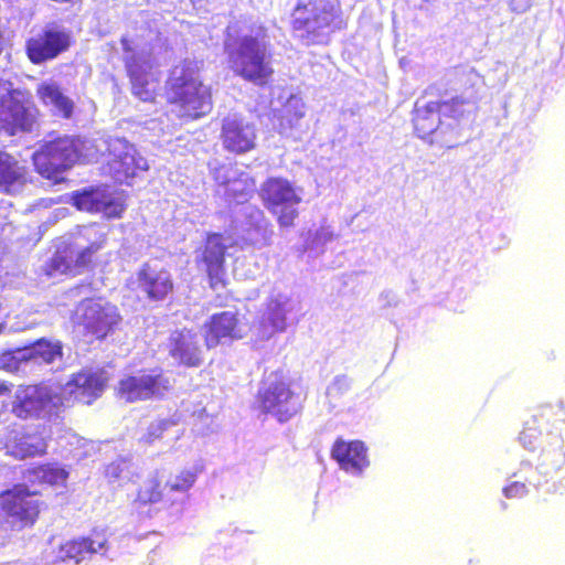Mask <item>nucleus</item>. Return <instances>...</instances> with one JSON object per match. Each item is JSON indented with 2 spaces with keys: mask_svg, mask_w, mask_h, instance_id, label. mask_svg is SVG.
I'll use <instances>...</instances> for the list:
<instances>
[{
  "mask_svg": "<svg viewBox=\"0 0 565 565\" xmlns=\"http://www.w3.org/2000/svg\"><path fill=\"white\" fill-rule=\"evenodd\" d=\"M228 66L233 73L256 86H265L274 74L270 42L262 26L249 34L228 38L224 42Z\"/></svg>",
  "mask_w": 565,
  "mask_h": 565,
  "instance_id": "nucleus-1",
  "label": "nucleus"
},
{
  "mask_svg": "<svg viewBox=\"0 0 565 565\" xmlns=\"http://www.w3.org/2000/svg\"><path fill=\"white\" fill-rule=\"evenodd\" d=\"M290 23L305 45L327 43L331 33L344 28L338 0H294Z\"/></svg>",
  "mask_w": 565,
  "mask_h": 565,
  "instance_id": "nucleus-2",
  "label": "nucleus"
},
{
  "mask_svg": "<svg viewBox=\"0 0 565 565\" xmlns=\"http://www.w3.org/2000/svg\"><path fill=\"white\" fill-rule=\"evenodd\" d=\"M167 97L179 107L181 117L195 119L212 110L211 88L202 83L198 66L192 61L185 60L171 71Z\"/></svg>",
  "mask_w": 565,
  "mask_h": 565,
  "instance_id": "nucleus-3",
  "label": "nucleus"
},
{
  "mask_svg": "<svg viewBox=\"0 0 565 565\" xmlns=\"http://www.w3.org/2000/svg\"><path fill=\"white\" fill-rule=\"evenodd\" d=\"M458 100L426 102L418 99L414 108V129L422 139H429L430 143L451 148L457 143L458 118L461 111L458 109Z\"/></svg>",
  "mask_w": 565,
  "mask_h": 565,
  "instance_id": "nucleus-4",
  "label": "nucleus"
},
{
  "mask_svg": "<svg viewBox=\"0 0 565 565\" xmlns=\"http://www.w3.org/2000/svg\"><path fill=\"white\" fill-rule=\"evenodd\" d=\"M129 193L116 185H90L71 193V203L78 211L100 214L106 220L124 217Z\"/></svg>",
  "mask_w": 565,
  "mask_h": 565,
  "instance_id": "nucleus-5",
  "label": "nucleus"
},
{
  "mask_svg": "<svg viewBox=\"0 0 565 565\" xmlns=\"http://www.w3.org/2000/svg\"><path fill=\"white\" fill-rule=\"evenodd\" d=\"M45 508L41 492L31 490L25 482L0 492V511L20 531L33 527Z\"/></svg>",
  "mask_w": 565,
  "mask_h": 565,
  "instance_id": "nucleus-6",
  "label": "nucleus"
},
{
  "mask_svg": "<svg viewBox=\"0 0 565 565\" xmlns=\"http://www.w3.org/2000/svg\"><path fill=\"white\" fill-rule=\"evenodd\" d=\"M34 124L35 108L29 95L0 78V134L15 136L31 132Z\"/></svg>",
  "mask_w": 565,
  "mask_h": 565,
  "instance_id": "nucleus-7",
  "label": "nucleus"
},
{
  "mask_svg": "<svg viewBox=\"0 0 565 565\" xmlns=\"http://www.w3.org/2000/svg\"><path fill=\"white\" fill-rule=\"evenodd\" d=\"M76 324L89 341H103L119 329L122 317L118 307L102 298L84 299L76 308Z\"/></svg>",
  "mask_w": 565,
  "mask_h": 565,
  "instance_id": "nucleus-8",
  "label": "nucleus"
},
{
  "mask_svg": "<svg viewBox=\"0 0 565 565\" xmlns=\"http://www.w3.org/2000/svg\"><path fill=\"white\" fill-rule=\"evenodd\" d=\"M306 394L295 391L289 381L279 377L258 390L256 403L264 414H270L279 423H286L301 413Z\"/></svg>",
  "mask_w": 565,
  "mask_h": 565,
  "instance_id": "nucleus-9",
  "label": "nucleus"
},
{
  "mask_svg": "<svg viewBox=\"0 0 565 565\" xmlns=\"http://www.w3.org/2000/svg\"><path fill=\"white\" fill-rule=\"evenodd\" d=\"M79 154L78 139L64 135L44 141L32 154V160L41 177H56L70 170L77 162Z\"/></svg>",
  "mask_w": 565,
  "mask_h": 565,
  "instance_id": "nucleus-10",
  "label": "nucleus"
},
{
  "mask_svg": "<svg viewBox=\"0 0 565 565\" xmlns=\"http://www.w3.org/2000/svg\"><path fill=\"white\" fill-rule=\"evenodd\" d=\"M106 239V234L102 233L97 241L82 249L71 242H62L45 263V275L50 277L58 274L72 277L81 275L93 264L94 255L104 247Z\"/></svg>",
  "mask_w": 565,
  "mask_h": 565,
  "instance_id": "nucleus-11",
  "label": "nucleus"
},
{
  "mask_svg": "<svg viewBox=\"0 0 565 565\" xmlns=\"http://www.w3.org/2000/svg\"><path fill=\"white\" fill-rule=\"evenodd\" d=\"M125 67L130 79L131 93L142 102L154 99L153 62L151 53L146 50H135L127 38H121Z\"/></svg>",
  "mask_w": 565,
  "mask_h": 565,
  "instance_id": "nucleus-12",
  "label": "nucleus"
},
{
  "mask_svg": "<svg viewBox=\"0 0 565 565\" xmlns=\"http://www.w3.org/2000/svg\"><path fill=\"white\" fill-rule=\"evenodd\" d=\"M72 45V34L57 24H49L25 42V53L31 63L42 65L57 58Z\"/></svg>",
  "mask_w": 565,
  "mask_h": 565,
  "instance_id": "nucleus-13",
  "label": "nucleus"
},
{
  "mask_svg": "<svg viewBox=\"0 0 565 565\" xmlns=\"http://www.w3.org/2000/svg\"><path fill=\"white\" fill-rule=\"evenodd\" d=\"M171 388L170 380L161 369L141 371L118 382L117 394L128 403L163 396Z\"/></svg>",
  "mask_w": 565,
  "mask_h": 565,
  "instance_id": "nucleus-14",
  "label": "nucleus"
},
{
  "mask_svg": "<svg viewBox=\"0 0 565 565\" xmlns=\"http://www.w3.org/2000/svg\"><path fill=\"white\" fill-rule=\"evenodd\" d=\"M109 152V177H137L139 172L149 171L148 160L139 156L134 147L125 138H109L107 141Z\"/></svg>",
  "mask_w": 565,
  "mask_h": 565,
  "instance_id": "nucleus-15",
  "label": "nucleus"
},
{
  "mask_svg": "<svg viewBox=\"0 0 565 565\" xmlns=\"http://www.w3.org/2000/svg\"><path fill=\"white\" fill-rule=\"evenodd\" d=\"M226 252L227 246L224 243L222 234L210 233L206 235L196 262L203 265L209 286L214 290L225 288L227 285L225 268Z\"/></svg>",
  "mask_w": 565,
  "mask_h": 565,
  "instance_id": "nucleus-16",
  "label": "nucleus"
},
{
  "mask_svg": "<svg viewBox=\"0 0 565 565\" xmlns=\"http://www.w3.org/2000/svg\"><path fill=\"white\" fill-rule=\"evenodd\" d=\"M107 386L104 371L81 370L71 375L63 395L72 403L90 405L99 398Z\"/></svg>",
  "mask_w": 565,
  "mask_h": 565,
  "instance_id": "nucleus-17",
  "label": "nucleus"
},
{
  "mask_svg": "<svg viewBox=\"0 0 565 565\" xmlns=\"http://www.w3.org/2000/svg\"><path fill=\"white\" fill-rule=\"evenodd\" d=\"M166 350L179 366L196 369L204 362L198 334L192 329L173 330L167 339Z\"/></svg>",
  "mask_w": 565,
  "mask_h": 565,
  "instance_id": "nucleus-18",
  "label": "nucleus"
},
{
  "mask_svg": "<svg viewBox=\"0 0 565 565\" xmlns=\"http://www.w3.org/2000/svg\"><path fill=\"white\" fill-rule=\"evenodd\" d=\"M3 448L8 456L18 460L44 457L47 454L49 437L40 430L13 431L7 436Z\"/></svg>",
  "mask_w": 565,
  "mask_h": 565,
  "instance_id": "nucleus-19",
  "label": "nucleus"
},
{
  "mask_svg": "<svg viewBox=\"0 0 565 565\" xmlns=\"http://www.w3.org/2000/svg\"><path fill=\"white\" fill-rule=\"evenodd\" d=\"M139 289L150 302H162L174 291V281L169 270L156 269L145 263L137 271Z\"/></svg>",
  "mask_w": 565,
  "mask_h": 565,
  "instance_id": "nucleus-20",
  "label": "nucleus"
},
{
  "mask_svg": "<svg viewBox=\"0 0 565 565\" xmlns=\"http://www.w3.org/2000/svg\"><path fill=\"white\" fill-rule=\"evenodd\" d=\"M331 458L345 472L361 473L370 463L367 448L361 440H344L338 437L330 450Z\"/></svg>",
  "mask_w": 565,
  "mask_h": 565,
  "instance_id": "nucleus-21",
  "label": "nucleus"
},
{
  "mask_svg": "<svg viewBox=\"0 0 565 565\" xmlns=\"http://www.w3.org/2000/svg\"><path fill=\"white\" fill-rule=\"evenodd\" d=\"M222 139L227 150L244 153L255 146V128L242 117L228 115L223 119Z\"/></svg>",
  "mask_w": 565,
  "mask_h": 565,
  "instance_id": "nucleus-22",
  "label": "nucleus"
},
{
  "mask_svg": "<svg viewBox=\"0 0 565 565\" xmlns=\"http://www.w3.org/2000/svg\"><path fill=\"white\" fill-rule=\"evenodd\" d=\"M203 339L207 349L217 347L223 339L241 338L239 319L236 312L213 313L203 326Z\"/></svg>",
  "mask_w": 565,
  "mask_h": 565,
  "instance_id": "nucleus-23",
  "label": "nucleus"
},
{
  "mask_svg": "<svg viewBox=\"0 0 565 565\" xmlns=\"http://www.w3.org/2000/svg\"><path fill=\"white\" fill-rule=\"evenodd\" d=\"M68 470L57 461L31 465L21 472L23 480L30 486L65 487Z\"/></svg>",
  "mask_w": 565,
  "mask_h": 565,
  "instance_id": "nucleus-24",
  "label": "nucleus"
},
{
  "mask_svg": "<svg viewBox=\"0 0 565 565\" xmlns=\"http://www.w3.org/2000/svg\"><path fill=\"white\" fill-rule=\"evenodd\" d=\"M450 82L454 83L452 89L456 92H460L461 95L455 96L450 98L448 102L457 99V107L461 111V116H463V106L466 104L472 103L477 98V93L483 85L482 77L475 71V68L469 66H460L451 71Z\"/></svg>",
  "mask_w": 565,
  "mask_h": 565,
  "instance_id": "nucleus-25",
  "label": "nucleus"
},
{
  "mask_svg": "<svg viewBox=\"0 0 565 565\" xmlns=\"http://www.w3.org/2000/svg\"><path fill=\"white\" fill-rule=\"evenodd\" d=\"M51 404V397L36 386L20 390L12 404V414L20 419L38 418Z\"/></svg>",
  "mask_w": 565,
  "mask_h": 565,
  "instance_id": "nucleus-26",
  "label": "nucleus"
},
{
  "mask_svg": "<svg viewBox=\"0 0 565 565\" xmlns=\"http://www.w3.org/2000/svg\"><path fill=\"white\" fill-rule=\"evenodd\" d=\"M105 545L106 539L99 533H96L94 537L83 536L72 539L60 544L57 548V558L62 562H73L78 564L88 555L97 553Z\"/></svg>",
  "mask_w": 565,
  "mask_h": 565,
  "instance_id": "nucleus-27",
  "label": "nucleus"
},
{
  "mask_svg": "<svg viewBox=\"0 0 565 565\" xmlns=\"http://www.w3.org/2000/svg\"><path fill=\"white\" fill-rule=\"evenodd\" d=\"M288 299L282 297H270L265 303V308L259 317V331L271 337L280 333L287 328V308Z\"/></svg>",
  "mask_w": 565,
  "mask_h": 565,
  "instance_id": "nucleus-28",
  "label": "nucleus"
},
{
  "mask_svg": "<svg viewBox=\"0 0 565 565\" xmlns=\"http://www.w3.org/2000/svg\"><path fill=\"white\" fill-rule=\"evenodd\" d=\"M38 96L42 103L51 108V111L64 119H70L73 116L75 104L64 94L61 86L54 82H43L38 86Z\"/></svg>",
  "mask_w": 565,
  "mask_h": 565,
  "instance_id": "nucleus-29",
  "label": "nucleus"
},
{
  "mask_svg": "<svg viewBox=\"0 0 565 565\" xmlns=\"http://www.w3.org/2000/svg\"><path fill=\"white\" fill-rule=\"evenodd\" d=\"M259 195L268 211L284 203L301 202V198L286 179H266L260 188Z\"/></svg>",
  "mask_w": 565,
  "mask_h": 565,
  "instance_id": "nucleus-30",
  "label": "nucleus"
},
{
  "mask_svg": "<svg viewBox=\"0 0 565 565\" xmlns=\"http://www.w3.org/2000/svg\"><path fill=\"white\" fill-rule=\"evenodd\" d=\"M164 490V486L162 487L158 476H151L143 480L142 483L137 489L135 503L139 508L156 504L159 502H164L169 507L175 504L177 500L166 494Z\"/></svg>",
  "mask_w": 565,
  "mask_h": 565,
  "instance_id": "nucleus-31",
  "label": "nucleus"
},
{
  "mask_svg": "<svg viewBox=\"0 0 565 565\" xmlns=\"http://www.w3.org/2000/svg\"><path fill=\"white\" fill-rule=\"evenodd\" d=\"M306 113V106L302 98L298 95L290 94L279 111L280 134H287V130L300 127V120Z\"/></svg>",
  "mask_w": 565,
  "mask_h": 565,
  "instance_id": "nucleus-32",
  "label": "nucleus"
},
{
  "mask_svg": "<svg viewBox=\"0 0 565 565\" xmlns=\"http://www.w3.org/2000/svg\"><path fill=\"white\" fill-rule=\"evenodd\" d=\"M58 355H61V348L45 339H39L29 347V356L45 363H52Z\"/></svg>",
  "mask_w": 565,
  "mask_h": 565,
  "instance_id": "nucleus-33",
  "label": "nucleus"
},
{
  "mask_svg": "<svg viewBox=\"0 0 565 565\" xmlns=\"http://www.w3.org/2000/svg\"><path fill=\"white\" fill-rule=\"evenodd\" d=\"M541 436L542 430L539 425L537 415H534L524 423L519 438L524 447L533 450L539 446Z\"/></svg>",
  "mask_w": 565,
  "mask_h": 565,
  "instance_id": "nucleus-34",
  "label": "nucleus"
},
{
  "mask_svg": "<svg viewBox=\"0 0 565 565\" xmlns=\"http://www.w3.org/2000/svg\"><path fill=\"white\" fill-rule=\"evenodd\" d=\"M196 473L185 469L180 471L173 479L166 482L164 489L169 492L186 493L195 483Z\"/></svg>",
  "mask_w": 565,
  "mask_h": 565,
  "instance_id": "nucleus-35",
  "label": "nucleus"
},
{
  "mask_svg": "<svg viewBox=\"0 0 565 565\" xmlns=\"http://www.w3.org/2000/svg\"><path fill=\"white\" fill-rule=\"evenodd\" d=\"M298 204L299 203H284L280 206H276L274 210H269V212L276 216L280 227L289 228L295 226V222L299 215L297 210Z\"/></svg>",
  "mask_w": 565,
  "mask_h": 565,
  "instance_id": "nucleus-36",
  "label": "nucleus"
},
{
  "mask_svg": "<svg viewBox=\"0 0 565 565\" xmlns=\"http://www.w3.org/2000/svg\"><path fill=\"white\" fill-rule=\"evenodd\" d=\"M172 423L169 419H158L151 422L145 434L139 438V443L150 446L163 437V434Z\"/></svg>",
  "mask_w": 565,
  "mask_h": 565,
  "instance_id": "nucleus-37",
  "label": "nucleus"
},
{
  "mask_svg": "<svg viewBox=\"0 0 565 565\" xmlns=\"http://www.w3.org/2000/svg\"><path fill=\"white\" fill-rule=\"evenodd\" d=\"M19 161L10 153L0 150V177H24Z\"/></svg>",
  "mask_w": 565,
  "mask_h": 565,
  "instance_id": "nucleus-38",
  "label": "nucleus"
},
{
  "mask_svg": "<svg viewBox=\"0 0 565 565\" xmlns=\"http://www.w3.org/2000/svg\"><path fill=\"white\" fill-rule=\"evenodd\" d=\"M350 386V380L345 375L337 376L327 387V396L331 401H337L348 394Z\"/></svg>",
  "mask_w": 565,
  "mask_h": 565,
  "instance_id": "nucleus-39",
  "label": "nucleus"
},
{
  "mask_svg": "<svg viewBox=\"0 0 565 565\" xmlns=\"http://www.w3.org/2000/svg\"><path fill=\"white\" fill-rule=\"evenodd\" d=\"M503 493L509 499L522 498L527 493L525 483L514 481L503 488Z\"/></svg>",
  "mask_w": 565,
  "mask_h": 565,
  "instance_id": "nucleus-40",
  "label": "nucleus"
},
{
  "mask_svg": "<svg viewBox=\"0 0 565 565\" xmlns=\"http://www.w3.org/2000/svg\"><path fill=\"white\" fill-rule=\"evenodd\" d=\"M534 0H510L509 7L515 13L526 12L533 4Z\"/></svg>",
  "mask_w": 565,
  "mask_h": 565,
  "instance_id": "nucleus-41",
  "label": "nucleus"
},
{
  "mask_svg": "<svg viewBox=\"0 0 565 565\" xmlns=\"http://www.w3.org/2000/svg\"><path fill=\"white\" fill-rule=\"evenodd\" d=\"M7 392H9L8 385H6L4 383H0V395L4 394Z\"/></svg>",
  "mask_w": 565,
  "mask_h": 565,
  "instance_id": "nucleus-42",
  "label": "nucleus"
},
{
  "mask_svg": "<svg viewBox=\"0 0 565 565\" xmlns=\"http://www.w3.org/2000/svg\"><path fill=\"white\" fill-rule=\"evenodd\" d=\"M65 179H62V178H58V179H54V183H58L61 181H64Z\"/></svg>",
  "mask_w": 565,
  "mask_h": 565,
  "instance_id": "nucleus-43",
  "label": "nucleus"
}]
</instances>
